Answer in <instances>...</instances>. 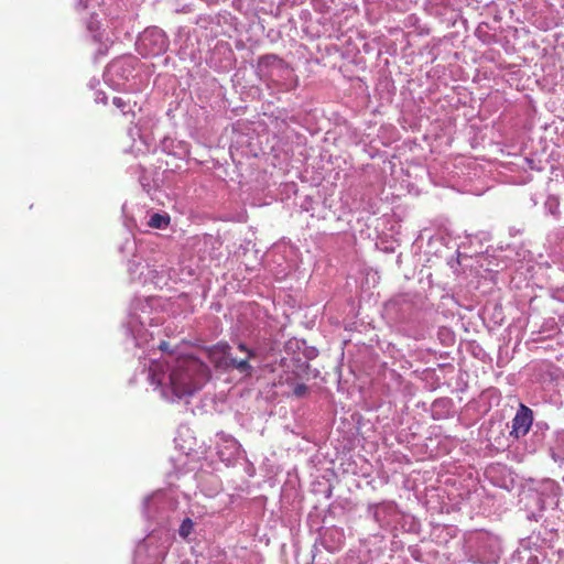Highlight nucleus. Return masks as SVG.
<instances>
[{"instance_id":"obj_1","label":"nucleus","mask_w":564,"mask_h":564,"mask_svg":"<svg viewBox=\"0 0 564 564\" xmlns=\"http://www.w3.org/2000/svg\"><path fill=\"white\" fill-rule=\"evenodd\" d=\"M209 378L208 366L193 356L176 358L169 354L163 360H152L149 366L151 383L163 387L164 397L172 401L193 395Z\"/></svg>"},{"instance_id":"obj_2","label":"nucleus","mask_w":564,"mask_h":564,"mask_svg":"<svg viewBox=\"0 0 564 564\" xmlns=\"http://www.w3.org/2000/svg\"><path fill=\"white\" fill-rule=\"evenodd\" d=\"M257 74L262 82L273 84L283 90H292L299 84L293 69L275 55L260 57Z\"/></svg>"},{"instance_id":"obj_3","label":"nucleus","mask_w":564,"mask_h":564,"mask_svg":"<svg viewBox=\"0 0 564 564\" xmlns=\"http://www.w3.org/2000/svg\"><path fill=\"white\" fill-rule=\"evenodd\" d=\"M134 45L144 57L158 56L167 50L166 37H137Z\"/></svg>"},{"instance_id":"obj_4","label":"nucleus","mask_w":564,"mask_h":564,"mask_svg":"<svg viewBox=\"0 0 564 564\" xmlns=\"http://www.w3.org/2000/svg\"><path fill=\"white\" fill-rule=\"evenodd\" d=\"M533 422V412L530 408L524 404H520L513 420L512 430L510 432L516 438L524 436Z\"/></svg>"},{"instance_id":"obj_5","label":"nucleus","mask_w":564,"mask_h":564,"mask_svg":"<svg viewBox=\"0 0 564 564\" xmlns=\"http://www.w3.org/2000/svg\"><path fill=\"white\" fill-rule=\"evenodd\" d=\"M218 436L224 442V446H218V456L221 460L230 462L239 455L241 445L232 436L226 435L225 433H220Z\"/></svg>"},{"instance_id":"obj_6","label":"nucleus","mask_w":564,"mask_h":564,"mask_svg":"<svg viewBox=\"0 0 564 564\" xmlns=\"http://www.w3.org/2000/svg\"><path fill=\"white\" fill-rule=\"evenodd\" d=\"M228 350H230V346L226 343H218L217 345L213 346L208 350L210 361L217 368L225 369Z\"/></svg>"},{"instance_id":"obj_7","label":"nucleus","mask_w":564,"mask_h":564,"mask_svg":"<svg viewBox=\"0 0 564 564\" xmlns=\"http://www.w3.org/2000/svg\"><path fill=\"white\" fill-rule=\"evenodd\" d=\"M249 360L250 359H248V358L238 360L237 358L232 357L230 355V350H228L225 369L234 368V369H237L239 372L249 376V375H251V371H252V367L249 364Z\"/></svg>"},{"instance_id":"obj_8","label":"nucleus","mask_w":564,"mask_h":564,"mask_svg":"<svg viewBox=\"0 0 564 564\" xmlns=\"http://www.w3.org/2000/svg\"><path fill=\"white\" fill-rule=\"evenodd\" d=\"M393 510L392 503H377L373 506H369V512L371 513L373 520L381 524L384 521V514L391 512Z\"/></svg>"},{"instance_id":"obj_9","label":"nucleus","mask_w":564,"mask_h":564,"mask_svg":"<svg viewBox=\"0 0 564 564\" xmlns=\"http://www.w3.org/2000/svg\"><path fill=\"white\" fill-rule=\"evenodd\" d=\"M170 224V216L164 214H159V213H155L153 215L150 216V219L148 221V225L152 228H156V229H164L169 226Z\"/></svg>"},{"instance_id":"obj_10","label":"nucleus","mask_w":564,"mask_h":564,"mask_svg":"<svg viewBox=\"0 0 564 564\" xmlns=\"http://www.w3.org/2000/svg\"><path fill=\"white\" fill-rule=\"evenodd\" d=\"M327 538H330L333 541L337 542V545L332 546V550H336L343 543L344 532L343 530L337 528H329L326 529L324 533L325 541L327 540Z\"/></svg>"},{"instance_id":"obj_11","label":"nucleus","mask_w":564,"mask_h":564,"mask_svg":"<svg viewBox=\"0 0 564 564\" xmlns=\"http://www.w3.org/2000/svg\"><path fill=\"white\" fill-rule=\"evenodd\" d=\"M545 210L554 216L555 218L560 217V200L555 196H549L544 203Z\"/></svg>"},{"instance_id":"obj_12","label":"nucleus","mask_w":564,"mask_h":564,"mask_svg":"<svg viewBox=\"0 0 564 564\" xmlns=\"http://www.w3.org/2000/svg\"><path fill=\"white\" fill-rule=\"evenodd\" d=\"M193 529H194L193 520L189 518H185L180 525L178 534L183 539H187L189 536V534L193 532Z\"/></svg>"},{"instance_id":"obj_13","label":"nucleus","mask_w":564,"mask_h":564,"mask_svg":"<svg viewBox=\"0 0 564 564\" xmlns=\"http://www.w3.org/2000/svg\"><path fill=\"white\" fill-rule=\"evenodd\" d=\"M158 496H159V494H154V495H151V496H148L144 498L142 511L147 518L153 517L152 503L154 502V500Z\"/></svg>"},{"instance_id":"obj_14","label":"nucleus","mask_w":564,"mask_h":564,"mask_svg":"<svg viewBox=\"0 0 564 564\" xmlns=\"http://www.w3.org/2000/svg\"><path fill=\"white\" fill-rule=\"evenodd\" d=\"M112 104L119 108L123 113H128L131 111V108L129 107V109H127V107L129 106V102H127L124 99H122L121 97H115L112 99Z\"/></svg>"},{"instance_id":"obj_15","label":"nucleus","mask_w":564,"mask_h":564,"mask_svg":"<svg viewBox=\"0 0 564 564\" xmlns=\"http://www.w3.org/2000/svg\"><path fill=\"white\" fill-rule=\"evenodd\" d=\"M308 391V388L306 384L304 383H297L295 384V387L293 388V394L296 397V398H303L306 395Z\"/></svg>"},{"instance_id":"obj_16","label":"nucleus","mask_w":564,"mask_h":564,"mask_svg":"<svg viewBox=\"0 0 564 564\" xmlns=\"http://www.w3.org/2000/svg\"><path fill=\"white\" fill-rule=\"evenodd\" d=\"M238 349L240 351L246 352L247 354L246 358H248V359H251V358H253L256 356V352L252 349H249L243 343H240L238 345Z\"/></svg>"},{"instance_id":"obj_17","label":"nucleus","mask_w":564,"mask_h":564,"mask_svg":"<svg viewBox=\"0 0 564 564\" xmlns=\"http://www.w3.org/2000/svg\"><path fill=\"white\" fill-rule=\"evenodd\" d=\"M498 558H499V550H494V551H491V553H490V555L488 557L484 556V562H486V563H491V562L496 563Z\"/></svg>"},{"instance_id":"obj_18","label":"nucleus","mask_w":564,"mask_h":564,"mask_svg":"<svg viewBox=\"0 0 564 564\" xmlns=\"http://www.w3.org/2000/svg\"><path fill=\"white\" fill-rule=\"evenodd\" d=\"M96 101L107 104V97L104 93H98L96 96Z\"/></svg>"},{"instance_id":"obj_19","label":"nucleus","mask_w":564,"mask_h":564,"mask_svg":"<svg viewBox=\"0 0 564 564\" xmlns=\"http://www.w3.org/2000/svg\"><path fill=\"white\" fill-rule=\"evenodd\" d=\"M549 487L552 490V492L554 494V496H557L558 487L555 485V482L550 481Z\"/></svg>"},{"instance_id":"obj_20","label":"nucleus","mask_w":564,"mask_h":564,"mask_svg":"<svg viewBox=\"0 0 564 564\" xmlns=\"http://www.w3.org/2000/svg\"><path fill=\"white\" fill-rule=\"evenodd\" d=\"M406 22H408L409 24H413V25H414V24L417 22V18H416L414 14H411V15H409V17L406 18Z\"/></svg>"},{"instance_id":"obj_21","label":"nucleus","mask_w":564,"mask_h":564,"mask_svg":"<svg viewBox=\"0 0 564 564\" xmlns=\"http://www.w3.org/2000/svg\"><path fill=\"white\" fill-rule=\"evenodd\" d=\"M159 349L162 350V351H167L169 349V345L166 341H161V344L159 345Z\"/></svg>"}]
</instances>
